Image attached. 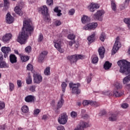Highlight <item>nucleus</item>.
<instances>
[{"mask_svg": "<svg viewBox=\"0 0 130 130\" xmlns=\"http://www.w3.org/2000/svg\"><path fill=\"white\" fill-rule=\"evenodd\" d=\"M58 121L60 124H66L68 122V115L67 113H63L59 115L58 118Z\"/></svg>", "mask_w": 130, "mask_h": 130, "instance_id": "7", "label": "nucleus"}, {"mask_svg": "<svg viewBox=\"0 0 130 130\" xmlns=\"http://www.w3.org/2000/svg\"><path fill=\"white\" fill-rule=\"evenodd\" d=\"M11 38H12V34H7L3 37L2 39L4 42H8V41H10Z\"/></svg>", "mask_w": 130, "mask_h": 130, "instance_id": "21", "label": "nucleus"}, {"mask_svg": "<svg viewBox=\"0 0 130 130\" xmlns=\"http://www.w3.org/2000/svg\"><path fill=\"white\" fill-rule=\"evenodd\" d=\"M99 58L98 57H94L92 59V63H97L98 62Z\"/></svg>", "mask_w": 130, "mask_h": 130, "instance_id": "43", "label": "nucleus"}, {"mask_svg": "<svg viewBox=\"0 0 130 130\" xmlns=\"http://www.w3.org/2000/svg\"><path fill=\"white\" fill-rule=\"evenodd\" d=\"M4 59V55H3V53L0 52V61H2Z\"/></svg>", "mask_w": 130, "mask_h": 130, "instance_id": "60", "label": "nucleus"}, {"mask_svg": "<svg viewBox=\"0 0 130 130\" xmlns=\"http://www.w3.org/2000/svg\"><path fill=\"white\" fill-rule=\"evenodd\" d=\"M26 69L27 71H31L32 74H34V73H35V71L34 70V68H33V66L30 63L28 64L26 67Z\"/></svg>", "mask_w": 130, "mask_h": 130, "instance_id": "29", "label": "nucleus"}, {"mask_svg": "<svg viewBox=\"0 0 130 130\" xmlns=\"http://www.w3.org/2000/svg\"><path fill=\"white\" fill-rule=\"evenodd\" d=\"M35 89H36V86L35 85H32L30 87V91H31V92H35Z\"/></svg>", "mask_w": 130, "mask_h": 130, "instance_id": "49", "label": "nucleus"}, {"mask_svg": "<svg viewBox=\"0 0 130 130\" xmlns=\"http://www.w3.org/2000/svg\"><path fill=\"white\" fill-rule=\"evenodd\" d=\"M21 60H22L23 61L25 62V56H21Z\"/></svg>", "mask_w": 130, "mask_h": 130, "instance_id": "64", "label": "nucleus"}, {"mask_svg": "<svg viewBox=\"0 0 130 130\" xmlns=\"http://www.w3.org/2000/svg\"><path fill=\"white\" fill-rule=\"evenodd\" d=\"M4 11H7L8 9H9V5L10 3L9 2V0H4Z\"/></svg>", "mask_w": 130, "mask_h": 130, "instance_id": "32", "label": "nucleus"}, {"mask_svg": "<svg viewBox=\"0 0 130 130\" xmlns=\"http://www.w3.org/2000/svg\"><path fill=\"white\" fill-rule=\"evenodd\" d=\"M42 119H43V120H47V119H48V117L47 116V115H44L43 116Z\"/></svg>", "mask_w": 130, "mask_h": 130, "instance_id": "58", "label": "nucleus"}, {"mask_svg": "<svg viewBox=\"0 0 130 130\" xmlns=\"http://www.w3.org/2000/svg\"><path fill=\"white\" fill-rule=\"evenodd\" d=\"M25 101L26 102H33L34 101V96L33 95H28L25 98Z\"/></svg>", "mask_w": 130, "mask_h": 130, "instance_id": "25", "label": "nucleus"}, {"mask_svg": "<svg viewBox=\"0 0 130 130\" xmlns=\"http://www.w3.org/2000/svg\"><path fill=\"white\" fill-rule=\"evenodd\" d=\"M33 77L34 82L35 84H40L42 82V76L41 75L34 73Z\"/></svg>", "mask_w": 130, "mask_h": 130, "instance_id": "11", "label": "nucleus"}, {"mask_svg": "<svg viewBox=\"0 0 130 130\" xmlns=\"http://www.w3.org/2000/svg\"><path fill=\"white\" fill-rule=\"evenodd\" d=\"M119 40V37H117L116 39V41L115 42V44L114 45V46L113 47L112 50V55H113L114 54H115L116 53L117 50L119 49L120 43L118 41Z\"/></svg>", "mask_w": 130, "mask_h": 130, "instance_id": "8", "label": "nucleus"}, {"mask_svg": "<svg viewBox=\"0 0 130 130\" xmlns=\"http://www.w3.org/2000/svg\"><path fill=\"white\" fill-rule=\"evenodd\" d=\"M9 87H10V91H11V92L15 88V85L12 83H9Z\"/></svg>", "mask_w": 130, "mask_h": 130, "instance_id": "44", "label": "nucleus"}, {"mask_svg": "<svg viewBox=\"0 0 130 130\" xmlns=\"http://www.w3.org/2000/svg\"><path fill=\"white\" fill-rule=\"evenodd\" d=\"M34 28L32 26V21L30 20H24L22 27V31L19 33L17 38V41L20 44H25L29 35L31 36V34L33 33Z\"/></svg>", "mask_w": 130, "mask_h": 130, "instance_id": "1", "label": "nucleus"}, {"mask_svg": "<svg viewBox=\"0 0 130 130\" xmlns=\"http://www.w3.org/2000/svg\"><path fill=\"white\" fill-rule=\"evenodd\" d=\"M0 68L2 69L4 68H9V66H8L7 63H6V61L2 60L0 61Z\"/></svg>", "mask_w": 130, "mask_h": 130, "instance_id": "33", "label": "nucleus"}, {"mask_svg": "<svg viewBox=\"0 0 130 130\" xmlns=\"http://www.w3.org/2000/svg\"><path fill=\"white\" fill-rule=\"evenodd\" d=\"M59 11H60V10H58V7H56L54 9V12H55V13H58Z\"/></svg>", "mask_w": 130, "mask_h": 130, "instance_id": "63", "label": "nucleus"}, {"mask_svg": "<svg viewBox=\"0 0 130 130\" xmlns=\"http://www.w3.org/2000/svg\"><path fill=\"white\" fill-rule=\"evenodd\" d=\"M68 38L70 40H75V39L76 38V36H75V35H74L73 34H71L68 35Z\"/></svg>", "mask_w": 130, "mask_h": 130, "instance_id": "38", "label": "nucleus"}, {"mask_svg": "<svg viewBox=\"0 0 130 130\" xmlns=\"http://www.w3.org/2000/svg\"><path fill=\"white\" fill-rule=\"evenodd\" d=\"M122 108H126L127 107H128V104L126 103L122 104L121 105Z\"/></svg>", "mask_w": 130, "mask_h": 130, "instance_id": "54", "label": "nucleus"}, {"mask_svg": "<svg viewBox=\"0 0 130 130\" xmlns=\"http://www.w3.org/2000/svg\"><path fill=\"white\" fill-rule=\"evenodd\" d=\"M111 7L112 10L114 11V12H115L116 11V4H115V2L114 1H111Z\"/></svg>", "mask_w": 130, "mask_h": 130, "instance_id": "31", "label": "nucleus"}, {"mask_svg": "<svg viewBox=\"0 0 130 130\" xmlns=\"http://www.w3.org/2000/svg\"><path fill=\"white\" fill-rule=\"evenodd\" d=\"M54 47L58 50L59 52L62 53L63 52V49H61L60 43H55Z\"/></svg>", "mask_w": 130, "mask_h": 130, "instance_id": "24", "label": "nucleus"}, {"mask_svg": "<svg viewBox=\"0 0 130 130\" xmlns=\"http://www.w3.org/2000/svg\"><path fill=\"white\" fill-rule=\"evenodd\" d=\"M88 126H89V124L88 123L81 121L80 122V127L74 130H84V128L88 127Z\"/></svg>", "mask_w": 130, "mask_h": 130, "instance_id": "15", "label": "nucleus"}, {"mask_svg": "<svg viewBox=\"0 0 130 130\" xmlns=\"http://www.w3.org/2000/svg\"><path fill=\"white\" fill-rule=\"evenodd\" d=\"M91 80H92V77H88L87 78V82L88 84H89V83H90Z\"/></svg>", "mask_w": 130, "mask_h": 130, "instance_id": "61", "label": "nucleus"}, {"mask_svg": "<svg viewBox=\"0 0 130 130\" xmlns=\"http://www.w3.org/2000/svg\"><path fill=\"white\" fill-rule=\"evenodd\" d=\"M10 61L11 63H16L17 62V57L14 54H11L9 57Z\"/></svg>", "mask_w": 130, "mask_h": 130, "instance_id": "22", "label": "nucleus"}, {"mask_svg": "<svg viewBox=\"0 0 130 130\" xmlns=\"http://www.w3.org/2000/svg\"><path fill=\"white\" fill-rule=\"evenodd\" d=\"M47 51H44L40 55L39 57V62L40 63L43 62L45 56L47 55Z\"/></svg>", "mask_w": 130, "mask_h": 130, "instance_id": "18", "label": "nucleus"}, {"mask_svg": "<svg viewBox=\"0 0 130 130\" xmlns=\"http://www.w3.org/2000/svg\"><path fill=\"white\" fill-rule=\"evenodd\" d=\"M42 40H43V34H40L39 36V38L38 39V42H42Z\"/></svg>", "mask_w": 130, "mask_h": 130, "instance_id": "41", "label": "nucleus"}, {"mask_svg": "<svg viewBox=\"0 0 130 130\" xmlns=\"http://www.w3.org/2000/svg\"><path fill=\"white\" fill-rule=\"evenodd\" d=\"M98 26V23L97 22L94 23H90L86 25L83 27V30H94V29H96L97 26Z\"/></svg>", "mask_w": 130, "mask_h": 130, "instance_id": "9", "label": "nucleus"}, {"mask_svg": "<svg viewBox=\"0 0 130 130\" xmlns=\"http://www.w3.org/2000/svg\"><path fill=\"white\" fill-rule=\"evenodd\" d=\"M99 8H100V6L97 4H92L88 7L89 11L92 12H95V11H96L97 9H99Z\"/></svg>", "mask_w": 130, "mask_h": 130, "instance_id": "19", "label": "nucleus"}, {"mask_svg": "<svg viewBox=\"0 0 130 130\" xmlns=\"http://www.w3.org/2000/svg\"><path fill=\"white\" fill-rule=\"evenodd\" d=\"M91 105V106H94V107H98V106H100L99 103L94 102L90 100H85L83 102V105L84 106H87V105Z\"/></svg>", "mask_w": 130, "mask_h": 130, "instance_id": "10", "label": "nucleus"}, {"mask_svg": "<svg viewBox=\"0 0 130 130\" xmlns=\"http://www.w3.org/2000/svg\"><path fill=\"white\" fill-rule=\"evenodd\" d=\"M44 74L46 76H49L50 75V68L47 67L44 71Z\"/></svg>", "mask_w": 130, "mask_h": 130, "instance_id": "36", "label": "nucleus"}, {"mask_svg": "<svg viewBox=\"0 0 130 130\" xmlns=\"http://www.w3.org/2000/svg\"><path fill=\"white\" fill-rule=\"evenodd\" d=\"M57 130H64V127L63 126H58L57 127Z\"/></svg>", "mask_w": 130, "mask_h": 130, "instance_id": "57", "label": "nucleus"}, {"mask_svg": "<svg viewBox=\"0 0 130 130\" xmlns=\"http://www.w3.org/2000/svg\"><path fill=\"white\" fill-rule=\"evenodd\" d=\"M105 34L104 32H102L101 35L100 39V40H101V41H102L103 42H104V41L105 40Z\"/></svg>", "mask_w": 130, "mask_h": 130, "instance_id": "39", "label": "nucleus"}, {"mask_svg": "<svg viewBox=\"0 0 130 130\" xmlns=\"http://www.w3.org/2000/svg\"><path fill=\"white\" fill-rule=\"evenodd\" d=\"M5 103L3 102H0V110H2V109H4L5 108Z\"/></svg>", "mask_w": 130, "mask_h": 130, "instance_id": "47", "label": "nucleus"}, {"mask_svg": "<svg viewBox=\"0 0 130 130\" xmlns=\"http://www.w3.org/2000/svg\"><path fill=\"white\" fill-rule=\"evenodd\" d=\"M118 117V113H111L109 117V120L110 121H116L117 120V118Z\"/></svg>", "mask_w": 130, "mask_h": 130, "instance_id": "12", "label": "nucleus"}, {"mask_svg": "<svg viewBox=\"0 0 130 130\" xmlns=\"http://www.w3.org/2000/svg\"><path fill=\"white\" fill-rule=\"evenodd\" d=\"M47 5H48V6H53V0H47Z\"/></svg>", "mask_w": 130, "mask_h": 130, "instance_id": "46", "label": "nucleus"}, {"mask_svg": "<svg viewBox=\"0 0 130 130\" xmlns=\"http://www.w3.org/2000/svg\"><path fill=\"white\" fill-rule=\"evenodd\" d=\"M95 35H96L95 34V33H93L87 38V40L88 41L89 43H93V42H94V41L95 40Z\"/></svg>", "mask_w": 130, "mask_h": 130, "instance_id": "26", "label": "nucleus"}, {"mask_svg": "<svg viewBox=\"0 0 130 130\" xmlns=\"http://www.w3.org/2000/svg\"><path fill=\"white\" fill-rule=\"evenodd\" d=\"M117 64L120 67V73L128 75L123 79V83L127 84L130 81V62L126 60L122 59L118 61Z\"/></svg>", "mask_w": 130, "mask_h": 130, "instance_id": "2", "label": "nucleus"}, {"mask_svg": "<svg viewBox=\"0 0 130 130\" xmlns=\"http://www.w3.org/2000/svg\"><path fill=\"white\" fill-rule=\"evenodd\" d=\"M14 11L17 15H19V16H23V12L19 6H16L14 9Z\"/></svg>", "mask_w": 130, "mask_h": 130, "instance_id": "23", "label": "nucleus"}, {"mask_svg": "<svg viewBox=\"0 0 130 130\" xmlns=\"http://www.w3.org/2000/svg\"><path fill=\"white\" fill-rule=\"evenodd\" d=\"M116 89H117V90H119V89H121L122 88V85H121L119 83H117L116 85Z\"/></svg>", "mask_w": 130, "mask_h": 130, "instance_id": "52", "label": "nucleus"}, {"mask_svg": "<svg viewBox=\"0 0 130 130\" xmlns=\"http://www.w3.org/2000/svg\"><path fill=\"white\" fill-rule=\"evenodd\" d=\"M31 50H32V48L30 46H28L25 48V51L27 53H30V52H31Z\"/></svg>", "mask_w": 130, "mask_h": 130, "instance_id": "40", "label": "nucleus"}, {"mask_svg": "<svg viewBox=\"0 0 130 130\" xmlns=\"http://www.w3.org/2000/svg\"><path fill=\"white\" fill-rule=\"evenodd\" d=\"M107 112L105 110H102L99 114V116H103V115H105Z\"/></svg>", "mask_w": 130, "mask_h": 130, "instance_id": "45", "label": "nucleus"}, {"mask_svg": "<svg viewBox=\"0 0 130 130\" xmlns=\"http://www.w3.org/2000/svg\"><path fill=\"white\" fill-rule=\"evenodd\" d=\"M61 12V10H60L57 12V16L58 17H60V16H61V15H62V14Z\"/></svg>", "mask_w": 130, "mask_h": 130, "instance_id": "62", "label": "nucleus"}, {"mask_svg": "<svg viewBox=\"0 0 130 130\" xmlns=\"http://www.w3.org/2000/svg\"><path fill=\"white\" fill-rule=\"evenodd\" d=\"M67 86H68V85L67 84V83H66V82L62 83L61 88L63 93H64V92H66V88H67Z\"/></svg>", "mask_w": 130, "mask_h": 130, "instance_id": "37", "label": "nucleus"}, {"mask_svg": "<svg viewBox=\"0 0 130 130\" xmlns=\"http://www.w3.org/2000/svg\"><path fill=\"white\" fill-rule=\"evenodd\" d=\"M74 43H76V41H71L69 42V45H70V46H73V44H74Z\"/></svg>", "mask_w": 130, "mask_h": 130, "instance_id": "59", "label": "nucleus"}, {"mask_svg": "<svg viewBox=\"0 0 130 130\" xmlns=\"http://www.w3.org/2000/svg\"><path fill=\"white\" fill-rule=\"evenodd\" d=\"M17 83L18 87H20L22 86V82L20 80H17Z\"/></svg>", "mask_w": 130, "mask_h": 130, "instance_id": "56", "label": "nucleus"}, {"mask_svg": "<svg viewBox=\"0 0 130 130\" xmlns=\"http://www.w3.org/2000/svg\"><path fill=\"white\" fill-rule=\"evenodd\" d=\"M21 111L23 113H27L29 111V108L28 106L24 105L21 108Z\"/></svg>", "mask_w": 130, "mask_h": 130, "instance_id": "34", "label": "nucleus"}, {"mask_svg": "<svg viewBox=\"0 0 130 130\" xmlns=\"http://www.w3.org/2000/svg\"><path fill=\"white\" fill-rule=\"evenodd\" d=\"M63 94H61L60 95V99L58 102L57 105V109L58 110L59 108L62 107V105H63V103H64V100H63Z\"/></svg>", "mask_w": 130, "mask_h": 130, "instance_id": "17", "label": "nucleus"}, {"mask_svg": "<svg viewBox=\"0 0 130 130\" xmlns=\"http://www.w3.org/2000/svg\"><path fill=\"white\" fill-rule=\"evenodd\" d=\"M40 113V110L37 109L34 110V115H36L37 114H39Z\"/></svg>", "mask_w": 130, "mask_h": 130, "instance_id": "53", "label": "nucleus"}, {"mask_svg": "<svg viewBox=\"0 0 130 130\" xmlns=\"http://www.w3.org/2000/svg\"><path fill=\"white\" fill-rule=\"evenodd\" d=\"M6 124H4V125H0V130H5L6 129Z\"/></svg>", "mask_w": 130, "mask_h": 130, "instance_id": "55", "label": "nucleus"}, {"mask_svg": "<svg viewBox=\"0 0 130 130\" xmlns=\"http://www.w3.org/2000/svg\"><path fill=\"white\" fill-rule=\"evenodd\" d=\"M71 116L74 118H75V117H77V113H76L75 111L72 112L71 113Z\"/></svg>", "mask_w": 130, "mask_h": 130, "instance_id": "48", "label": "nucleus"}, {"mask_svg": "<svg viewBox=\"0 0 130 130\" xmlns=\"http://www.w3.org/2000/svg\"><path fill=\"white\" fill-rule=\"evenodd\" d=\"M75 14V9H72L69 11V15L70 16H73Z\"/></svg>", "mask_w": 130, "mask_h": 130, "instance_id": "51", "label": "nucleus"}, {"mask_svg": "<svg viewBox=\"0 0 130 130\" xmlns=\"http://www.w3.org/2000/svg\"><path fill=\"white\" fill-rule=\"evenodd\" d=\"M1 50L3 53H4V57L5 58H7L8 57V55H9V53L11 52V48L8 47H3L1 48Z\"/></svg>", "mask_w": 130, "mask_h": 130, "instance_id": "13", "label": "nucleus"}, {"mask_svg": "<svg viewBox=\"0 0 130 130\" xmlns=\"http://www.w3.org/2000/svg\"><path fill=\"white\" fill-rule=\"evenodd\" d=\"M99 54L102 59L104 58V54H105V48L101 47L98 49Z\"/></svg>", "mask_w": 130, "mask_h": 130, "instance_id": "16", "label": "nucleus"}, {"mask_svg": "<svg viewBox=\"0 0 130 130\" xmlns=\"http://www.w3.org/2000/svg\"><path fill=\"white\" fill-rule=\"evenodd\" d=\"M112 64L110 63L109 61H107L104 64L105 70H109L111 68Z\"/></svg>", "mask_w": 130, "mask_h": 130, "instance_id": "28", "label": "nucleus"}, {"mask_svg": "<svg viewBox=\"0 0 130 130\" xmlns=\"http://www.w3.org/2000/svg\"><path fill=\"white\" fill-rule=\"evenodd\" d=\"M26 81V84H27V85H30V84H32V78H31V75H30V73H28Z\"/></svg>", "mask_w": 130, "mask_h": 130, "instance_id": "30", "label": "nucleus"}, {"mask_svg": "<svg viewBox=\"0 0 130 130\" xmlns=\"http://www.w3.org/2000/svg\"><path fill=\"white\" fill-rule=\"evenodd\" d=\"M81 117L83 119H88L90 117L89 115L85 114H81Z\"/></svg>", "mask_w": 130, "mask_h": 130, "instance_id": "42", "label": "nucleus"}, {"mask_svg": "<svg viewBox=\"0 0 130 130\" xmlns=\"http://www.w3.org/2000/svg\"><path fill=\"white\" fill-rule=\"evenodd\" d=\"M69 87L70 89H72V94H75V95H79L81 93V89H79L81 87V84L78 83L75 84L71 82L69 84Z\"/></svg>", "mask_w": 130, "mask_h": 130, "instance_id": "3", "label": "nucleus"}, {"mask_svg": "<svg viewBox=\"0 0 130 130\" xmlns=\"http://www.w3.org/2000/svg\"><path fill=\"white\" fill-rule=\"evenodd\" d=\"M39 11L43 15L44 20L49 22L50 21V16H49V14L48 13V8H47V7L44 6L43 7L40 8Z\"/></svg>", "mask_w": 130, "mask_h": 130, "instance_id": "4", "label": "nucleus"}, {"mask_svg": "<svg viewBox=\"0 0 130 130\" xmlns=\"http://www.w3.org/2000/svg\"><path fill=\"white\" fill-rule=\"evenodd\" d=\"M123 94V92L122 91H119L117 90L114 91L113 96H115V97H120Z\"/></svg>", "mask_w": 130, "mask_h": 130, "instance_id": "27", "label": "nucleus"}, {"mask_svg": "<svg viewBox=\"0 0 130 130\" xmlns=\"http://www.w3.org/2000/svg\"><path fill=\"white\" fill-rule=\"evenodd\" d=\"M55 26H60L61 25V22L59 20H56L54 22Z\"/></svg>", "mask_w": 130, "mask_h": 130, "instance_id": "50", "label": "nucleus"}, {"mask_svg": "<svg viewBox=\"0 0 130 130\" xmlns=\"http://www.w3.org/2000/svg\"><path fill=\"white\" fill-rule=\"evenodd\" d=\"M81 21L82 24H88V23H90V17H88L87 16L84 15L83 17L81 18Z\"/></svg>", "mask_w": 130, "mask_h": 130, "instance_id": "20", "label": "nucleus"}, {"mask_svg": "<svg viewBox=\"0 0 130 130\" xmlns=\"http://www.w3.org/2000/svg\"><path fill=\"white\" fill-rule=\"evenodd\" d=\"M104 14H105V12L104 11V10H98L93 16V18L94 19V20H95V21H97V20H98V21H103V18L102 17V16H103V15H104Z\"/></svg>", "mask_w": 130, "mask_h": 130, "instance_id": "6", "label": "nucleus"}, {"mask_svg": "<svg viewBox=\"0 0 130 130\" xmlns=\"http://www.w3.org/2000/svg\"><path fill=\"white\" fill-rule=\"evenodd\" d=\"M6 23L7 24H12L14 22V17L11 15L10 12H8L6 16Z\"/></svg>", "mask_w": 130, "mask_h": 130, "instance_id": "14", "label": "nucleus"}, {"mask_svg": "<svg viewBox=\"0 0 130 130\" xmlns=\"http://www.w3.org/2000/svg\"><path fill=\"white\" fill-rule=\"evenodd\" d=\"M84 58V55H73L71 56H68L67 59L70 60L71 63L77 62L78 59H83Z\"/></svg>", "mask_w": 130, "mask_h": 130, "instance_id": "5", "label": "nucleus"}, {"mask_svg": "<svg viewBox=\"0 0 130 130\" xmlns=\"http://www.w3.org/2000/svg\"><path fill=\"white\" fill-rule=\"evenodd\" d=\"M102 94L103 95H106V96H113V94L112 92H110L109 90H106L105 91H103Z\"/></svg>", "mask_w": 130, "mask_h": 130, "instance_id": "35", "label": "nucleus"}]
</instances>
